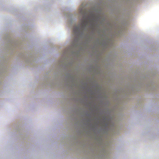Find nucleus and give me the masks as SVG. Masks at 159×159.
<instances>
[{"instance_id": "f257e3e1", "label": "nucleus", "mask_w": 159, "mask_h": 159, "mask_svg": "<svg viewBox=\"0 0 159 159\" xmlns=\"http://www.w3.org/2000/svg\"><path fill=\"white\" fill-rule=\"evenodd\" d=\"M94 7L89 12L87 11L85 5L82 4L80 7L79 11L82 16V20L80 24L77 25L73 24V15L70 13H66L65 15L69 18L68 25L73 30L74 41L70 50L73 57H78L82 54L90 41L91 36L89 33V30L94 29L96 20L99 19Z\"/></svg>"}, {"instance_id": "f03ea898", "label": "nucleus", "mask_w": 159, "mask_h": 159, "mask_svg": "<svg viewBox=\"0 0 159 159\" xmlns=\"http://www.w3.org/2000/svg\"><path fill=\"white\" fill-rule=\"evenodd\" d=\"M70 60V61H69L68 58H66L65 59L62 61L61 64L60 65V66H62L63 68L65 69V73L64 74H61V75L62 76L64 75L66 78H69L71 76V75L70 73H68V72L67 71L66 72V71L68 70L70 71L71 70L73 71L75 70V69H76V68H75L74 66V65L73 64V63L74 62V61L73 57L71 58ZM60 75H61V74H60L59 73L57 74L56 73V74L54 75L55 76L56 75L58 76Z\"/></svg>"}, {"instance_id": "7ed1b4c3", "label": "nucleus", "mask_w": 159, "mask_h": 159, "mask_svg": "<svg viewBox=\"0 0 159 159\" xmlns=\"http://www.w3.org/2000/svg\"><path fill=\"white\" fill-rule=\"evenodd\" d=\"M100 1V3L98 4L96 6L94 7L93 11H95L96 14L98 15L97 16L100 19V14H101L102 11V7H101L103 5H105L107 7L108 6L107 4L105 5L106 1L105 0H99Z\"/></svg>"}, {"instance_id": "20e7f679", "label": "nucleus", "mask_w": 159, "mask_h": 159, "mask_svg": "<svg viewBox=\"0 0 159 159\" xmlns=\"http://www.w3.org/2000/svg\"><path fill=\"white\" fill-rule=\"evenodd\" d=\"M34 57V56H32V54H30L28 55L27 58H25V61L27 62H31L33 61Z\"/></svg>"}, {"instance_id": "39448f33", "label": "nucleus", "mask_w": 159, "mask_h": 159, "mask_svg": "<svg viewBox=\"0 0 159 159\" xmlns=\"http://www.w3.org/2000/svg\"><path fill=\"white\" fill-rule=\"evenodd\" d=\"M146 86L147 88L152 90L154 89L155 88H156L154 84L153 83H149L146 85Z\"/></svg>"}, {"instance_id": "423d86ee", "label": "nucleus", "mask_w": 159, "mask_h": 159, "mask_svg": "<svg viewBox=\"0 0 159 159\" xmlns=\"http://www.w3.org/2000/svg\"><path fill=\"white\" fill-rule=\"evenodd\" d=\"M12 46H13V45L11 43H10L8 45H7V49H12Z\"/></svg>"}, {"instance_id": "0eeeda50", "label": "nucleus", "mask_w": 159, "mask_h": 159, "mask_svg": "<svg viewBox=\"0 0 159 159\" xmlns=\"http://www.w3.org/2000/svg\"><path fill=\"white\" fill-rule=\"evenodd\" d=\"M7 59V58L6 57H3L2 58V60H6Z\"/></svg>"}, {"instance_id": "6e6552de", "label": "nucleus", "mask_w": 159, "mask_h": 159, "mask_svg": "<svg viewBox=\"0 0 159 159\" xmlns=\"http://www.w3.org/2000/svg\"><path fill=\"white\" fill-rule=\"evenodd\" d=\"M136 85H134V86H133V89H135V86H137V85H139V86L140 85V84H136Z\"/></svg>"}, {"instance_id": "1a4fd4ad", "label": "nucleus", "mask_w": 159, "mask_h": 159, "mask_svg": "<svg viewBox=\"0 0 159 159\" xmlns=\"http://www.w3.org/2000/svg\"><path fill=\"white\" fill-rule=\"evenodd\" d=\"M11 43L13 45L12 46H13V43H12V41H11ZM14 45H15V44H14Z\"/></svg>"}, {"instance_id": "9d476101", "label": "nucleus", "mask_w": 159, "mask_h": 159, "mask_svg": "<svg viewBox=\"0 0 159 159\" xmlns=\"http://www.w3.org/2000/svg\"><path fill=\"white\" fill-rule=\"evenodd\" d=\"M104 18H103L102 19V21L103 22H104Z\"/></svg>"}, {"instance_id": "9b49d317", "label": "nucleus", "mask_w": 159, "mask_h": 159, "mask_svg": "<svg viewBox=\"0 0 159 159\" xmlns=\"http://www.w3.org/2000/svg\"><path fill=\"white\" fill-rule=\"evenodd\" d=\"M10 40V39L9 38V39H7V40H8H8Z\"/></svg>"}]
</instances>
